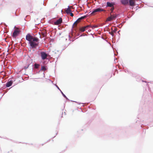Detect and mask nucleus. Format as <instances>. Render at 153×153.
<instances>
[{"instance_id":"nucleus-1","label":"nucleus","mask_w":153,"mask_h":153,"mask_svg":"<svg viewBox=\"0 0 153 153\" xmlns=\"http://www.w3.org/2000/svg\"><path fill=\"white\" fill-rule=\"evenodd\" d=\"M40 55L42 59L43 60L47 59V57H48V56H49L48 53H47L46 52L44 51L41 52Z\"/></svg>"},{"instance_id":"nucleus-2","label":"nucleus","mask_w":153,"mask_h":153,"mask_svg":"<svg viewBox=\"0 0 153 153\" xmlns=\"http://www.w3.org/2000/svg\"><path fill=\"white\" fill-rule=\"evenodd\" d=\"M103 11H105V10L102 8L99 7L93 9V10L92 11V13H91V14L93 15L95 13L97 12H100Z\"/></svg>"},{"instance_id":"nucleus-3","label":"nucleus","mask_w":153,"mask_h":153,"mask_svg":"<svg viewBox=\"0 0 153 153\" xmlns=\"http://www.w3.org/2000/svg\"><path fill=\"white\" fill-rule=\"evenodd\" d=\"M116 4V3L114 2H106V7H114Z\"/></svg>"},{"instance_id":"nucleus-4","label":"nucleus","mask_w":153,"mask_h":153,"mask_svg":"<svg viewBox=\"0 0 153 153\" xmlns=\"http://www.w3.org/2000/svg\"><path fill=\"white\" fill-rule=\"evenodd\" d=\"M39 43H36L32 41L29 43L30 46V48H36L38 45Z\"/></svg>"},{"instance_id":"nucleus-5","label":"nucleus","mask_w":153,"mask_h":153,"mask_svg":"<svg viewBox=\"0 0 153 153\" xmlns=\"http://www.w3.org/2000/svg\"><path fill=\"white\" fill-rule=\"evenodd\" d=\"M20 32L19 30H15L12 33V36L14 38H16L19 34Z\"/></svg>"},{"instance_id":"nucleus-6","label":"nucleus","mask_w":153,"mask_h":153,"mask_svg":"<svg viewBox=\"0 0 153 153\" xmlns=\"http://www.w3.org/2000/svg\"><path fill=\"white\" fill-rule=\"evenodd\" d=\"M33 36L29 33L27 34L26 36V40L29 41V43L31 42Z\"/></svg>"},{"instance_id":"nucleus-7","label":"nucleus","mask_w":153,"mask_h":153,"mask_svg":"<svg viewBox=\"0 0 153 153\" xmlns=\"http://www.w3.org/2000/svg\"><path fill=\"white\" fill-rule=\"evenodd\" d=\"M13 83V81L9 79L6 84V87H9Z\"/></svg>"},{"instance_id":"nucleus-8","label":"nucleus","mask_w":153,"mask_h":153,"mask_svg":"<svg viewBox=\"0 0 153 153\" xmlns=\"http://www.w3.org/2000/svg\"><path fill=\"white\" fill-rule=\"evenodd\" d=\"M62 22V18H60L54 22V24L56 25H58L61 24Z\"/></svg>"},{"instance_id":"nucleus-9","label":"nucleus","mask_w":153,"mask_h":153,"mask_svg":"<svg viewBox=\"0 0 153 153\" xmlns=\"http://www.w3.org/2000/svg\"><path fill=\"white\" fill-rule=\"evenodd\" d=\"M86 17V16H82L79 18L74 23V24H73V27H74V25L75 24V23H76L77 21H80L81 20H82V19H85V18Z\"/></svg>"},{"instance_id":"nucleus-10","label":"nucleus","mask_w":153,"mask_h":153,"mask_svg":"<svg viewBox=\"0 0 153 153\" xmlns=\"http://www.w3.org/2000/svg\"><path fill=\"white\" fill-rule=\"evenodd\" d=\"M120 2L122 4L125 5L129 3V0H121Z\"/></svg>"},{"instance_id":"nucleus-11","label":"nucleus","mask_w":153,"mask_h":153,"mask_svg":"<svg viewBox=\"0 0 153 153\" xmlns=\"http://www.w3.org/2000/svg\"><path fill=\"white\" fill-rule=\"evenodd\" d=\"M39 41V39L36 37H33V36L32 38V40L31 41L33 42H38Z\"/></svg>"},{"instance_id":"nucleus-12","label":"nucleus","mask_w":153,"mask_h":153,"mask_svg":"<svg viewBox=\"0 0 153 153\" xmlns=\"http://www.w3.org/2000/svg\"><path fill=\"white\" fill-rule=\"evenodd\" d=\"M129 5L132 7H133L134 5V2L132 0H129Z\"/></svg>"},{"instance_id":"nucleus-13","label":"nucleus","mask_w":153,"mask_h":153,"mask_svg":"<svg viewBox=\"0 0 153 153\" xmlns=\"http://www.w3.org/2000/svg\"><path fill=\"white\" fill-rule=\"evenodd\" d=\"M71 12V10L69 6H68V8L66 10V13L67 14H69Z\"/></svg>"},{"instance_id":"nucleus-14","label":"nucleus","mask_w":153,"mask_h":153,"mask_svg":"<svg viewBox=\"0 0 153 153\" xmlns=\"http://www.w3.org/2000/svg\"><path fill=\"white\" fill-rule=\"evenodd\" d=\"M85 29L86 28H85V27H83L80 28L79 29V31L81 32H83L85 30Z\"/></svg>"},{"instance_id":"nucleus-15","label":"nucleus","mask_w":153,"mask_h":153,"mask_svg":"<svg viewBox=\"0 0 153 153\" xmlns=\"http://www.w3.org/2000/svg\"><path fill=\"white\" fill-rule=\"evenodd\" d=\"M110 16L112 17V19H116L117 17V15L116 14H113L111 15V13H110Z\"/></svg>"},{"instance_id":"nucleus-16","label":"nucleus","mask_w":153,"mask_h":153,"mask_svg":"<svg viewBox=\"0 0 153 153\" xmlns=\"http://www.w3.org/2000/svg\"><path fill=\"white\" fill-rule=\"evenodd\" d=\"M112 18L111 16H110L108 17L106 19V22H109L111 21V20H112Z\"/></svg>"},{"instance_id":"nucleus-17","label":"nucleus","mask_w":153,"mask_h":153,"mask_svg":"<svg viewBox=\"0 0 153 153\" xmlns=\"http://www.w3.org/2000/svg\"><path fill=\"white\" fill-rule=\"evenodd\" d=\"M40 65L36 63H35L34 65V68L35 69H38L39 66Z\"/></svg>"},{"instance_id":"nucleus-18","label":"nucleus","mask_w":153,"mask_h":153,"mask_svg":"<svg viewBox=\"0 0 153 153\" xmlns=\"http://www.w3.org/2000/svg\"><path fill=\"white\" fill-rule=\"evenodd\" d=\"M47 69L46 67L44 66H42L40 70H42L43 71H45Z\"/></svg>"},{"instance_id":"nucleus-19","label":"nucleus","mask_w":153,"mask_h":153,"mask_svg":"<svg viewBox=\"0 0 153 153\" xmlns=\"http://www.w3.org/2000/svg\"><path fill=\"white\" fill-rule=\"evenodd\" d=\"M111 30H112V32L113 33H115L117 30V28H115L114 29V30H113V28L112 27L111 28Z\"/></svg>"},{"instance_id":"nucleus-20","label":"nucleus","mask_w":153,"mask_h":153,"mask_svg":"<svg viewBox=\"0 0 153 153\" xmlns=\"http://www.w3.org/2000/svg\"><path fill=\"white\" fill-rule=\"evenodd\" d=\"M114 7H111L110 9V10L111 11V13H112L113 12L114 10Z\"/></svg>"},{"instance_id":"nucleus-21","label":"nucleus","mask_w":153,"mask_h":153,"mask_svg":"<svg viewBox=\"0 0 153 153\" xmlns=\"http://www.w3.org/2000/svg\"><path fill=\"white\" fill-rule=\"evenodd\" d=\"M84 27H85V28L86 29V28H88V27H91V25H88L85 26Z\"/></svg>"},{"instance_id":"nucleus-22","label":"nucleus","mask_w":153,"mask_h":153,"mask_svg":"<svg viewBox=\"0 0 153 153\" xmlns=\"http://www.w3.org/2000/svg\"><path fill=\"white\" fill-rule=\"evenodd\" d=\"M60 92L62 94V96L64 97H66V96L63 93V92L61 91H60Z\"/></svg>"},{"instance_id":"nucleus-23","label":"nucleus","mask_w":153,"mask_h":153,"mask_svg":"<svg viewBox=\"0 0 153 153\" xmlns=\"http://www.w3.org/2000/svg\"><path fill=\"white\" fill-rule=\"evenodd\" d=\"M113 33L111 32H109V33L113 37L114 36V34Z\"/></svg>"},{"instance_id":"nucleus-24","label":"nucleus","mask_w":153,"mask_h":153,"mask_svg":"<svg viewBox=\"0 0 153 153\" xmlns=\"http://www.w3.org/2000/svg\"><path fill=\"white\" fill-rule=\"evenodd\" d=\"M97 27V25H94L93 26H91V27L93 29Z\"/></svg>"},{"instance_id":"nucleus-25","label":"nucleus","mask_w":153,"mask_h":153,"mask_svg":"<svg viewBox=\"0 0 153 153\" xmlns=\"http://www.w3.org/2000/svg\"><path fill=\"white\" fill-rule=\"evenodd\" d=\"M42 35H43V37H45L46 36V35L45 32H42Z\"/></svg>"},{"instance_id":"nucleus-26","label":"nucleus","mask_w":153,"mask_h":153,"mask_svg":"<svg viewBox=\"0 0 153 153\" xmlns=\"http://www.w3.org/2000/svg\"><path fill=\"white\" fill-rule=\"evenodd\" d=\"M29 65H30V64H28L27 65H26V66H25V69H27V68H28V67H29Z\"/></svg>"},{"instance_id":"nucleus-27","label":"nucleus","mask_w":153,"mask_h":153,"mask_svg":"<svg viewBox=\"0 0 153 153\" xmlns=\"http://www.w3.org/2000/svg\"><path fill=\"white\" fill-rule=\"evenodd\" d=\"M69 14H70V15L72 17H73L74 16V14L71 13H71H70Z\"/></svg>"},{"instance_id":"nucleus-28","label":"nucleus","mask_w":153,"mask_h":153,"mask_svg":"<svg viewBox=\"0 0 153 153\" xmlns=\"http://www.w3.org/2000/svg\"><path fill=\"white\" fill-rule=\"evenodd\" d=\"M66 151V149H64L62 151L60 152L59 153H63Z\"/></svg>"},{"instance_id":"nucleus-29","label":"nucleus","mask_w":153,"mask_h":153,"mask_svg":"<svg viewBox=\"0 0 153 153\" xmlns=\"http://www.w3.org/2000/svg\"><path fill=\"white\" fill-rule=\"evenodd\" d=\"M56 88H58V89H59L60 91H61V90L60 89V88H59L57 85H56Z\"/></svg>"},{"instance_id":"nucleus-30","label":"nucleus","mask_w":153,"mask_h":153,"mask_svg":"<svg viewBox=\"0 0 153 153\" xmlns=\"http://www.w3.org/2000/svg\"><path fill=\"white\" fill-rule=\"evenodd\" d=\"M146 125H148V124H146V125H143V124H142V125H141V128H142V126L143 125H144V126H146Z\"/></svg>"},{"instance_id":"nucleus-31","label":"nucleus","mask_w":153,"mask_h":153,"mask_svg":"<svg viewBox=\"0 0 153 153\" xmlns=\"http://www.w3.org/2000/svg\"><path fill=\"white\" fill-rule=\"evenodd\" d=\"M57 134H58V132H57L56 133V135H55V136H54V137H52V138H54V137H56V136Z\"/></svg>"},{"instance_id":"nucleus-32","label":"nucleus","mask_w":153,"mask_h":153,"mask_svg":"<svg viewBox=\"0 0 153 153\" xmlns=\"http://www.w3.org/2000/svg\"><path fill=\"white\" fill-rule=\"evenodd\" d=\"M51 140L50 139H49V140H47L45 143H47V142H49Z\"/></svg>"},{"instance_id":"nucleus-33","label":"nucleus","mask_w":153,"mask_h":153,"mask_svg":"<svg viewBox=\"0 0 153 153\" xmlns=\"http://www.w3.org/2000/svg\"><path fill=\"white\" fill-rule=\"evenodd\" d=\"M68 37H69V40H70V38L71 37L69 35Z\"/></svg>"},{"instance_id":"nucleus-34","label":"nucleus","mask_w":153,"mask_h":153,"mask_svg":"<svg viewBox=\"0 0 153 153\" xmlns=\"http://www.w3.org/2000/svg\"><path fill=\"white\" fill-rule=\"evenodd\" d=\"M65 98H66V99L68 100H69L66 97H65Z\"/></svg>"},{"instance_id":"nucleus-35","label":"nucleus","mask_w":153,"mask_h":153,"mask_svg":"<svg viewBox=\"0 0 153 153\" xmlns=\"http://www.w3.org/2000/svg\"><path fill=\"white\" fill-rule=\"evenodd\" d=\"M79 35H80L79 33H77V36H79Z\"/></svg>"},{"instance_id":"nucleus-36","label":"nucleus","mask_w":153,"mask_h":153,"mask_svg":"<svg viewBox=\"0 0 153 153\" xmlns=\"http://www.w3.org/2000/svg\"><path fill=\"white\" fill-rule=\"evenodd\" d=\"M120 31V30H119L118 31L117 33L119 34V35H120V34L119 33V32Z\"/></svg>"},{"instance_id":"nucleus-37","label":"nucleus","mask_w":153,"mask_h":153,"mask_svg":"<svg viewBox=\"0 0 153 153\" xmlns=\"http://www.w3.org/2000/svg\"><path fill=\"white\" fill-rule=\"evenodd\" d=\"M45 143H43V144H41V145H42V146H43V145H44V144H45Z\"/></svg>"},{"instance_id":"nucleus-38","label":"nucleus","mask_w":153,"mask_h":153,"mask_svg":"<svg viewBox=\"0 0 153 153\" xmlns=\"http://www.w3.org/2000/svg\"><path fill=\"white\" fill-rule=\"evenodd\" d=\"M84 36L85 35H83V36ZM83 36V35H80V36Z\"/></svg>"},{"instance_id":"nucleus-39","label":"nucleus","mask_w":153,"mask_h":153,"mask_svg":"<svg viewBox=\"0 0 153 153\" xmlns=\"http://www.w3.org/2000/svg\"><path fill=\"white\" fill-rule=\"evenodd\" d=\"M67 148H68V147H67V146H66V149H66H66H67Z\"/></svg>"},{"instance_id":"nucleus-40","label":"nucleus","mask_w":153,"mask_h":153,"mask_svg":"<svg viewBox=\"0 0 153 153\" xmlns=\"http://www.w3.org/2000/svg\"><path fill=\"white\" fill-rule=\"evenodd\" d=\"M142 82H146V81H143H143H142Z\"/></svg>"},{"instance_id":"nucleus-41","label":"nucleus","mask_w":153,"mask_h":153,"mask_svg":"<svg viewBox=\"0 0 153 153\" xmlns=\"http://www.w3.org/2000/svg\"><path fill=\"white\" fill-rule=\"evenodd\" d=\"M63 115H62L61 117L62 118V117H63Z\"/></svg>"},{"instance_id":"nucleus-42","label":"nucleus","mask_w":153,"mask_h":153,"mask_svg":"<svg viewBox=\"0 0 153 153\" xmlns=\"http://www.w3.org/2000/svg\"><path fill=\"white\" fill-rule=\"evenodd\" d=\"M15 15H16V16H17V15H16V12L15 13Z\"/></svg>"},{"instance_id":"nucleus-43","label":"nucleus","mask_w":153,"mask_h":153,"mask_svg":"<svg viewBox=\"0 0 153 153\" xmlns=\"http://www.w3.org/2000/svg\"><path fill=\"white\" fill-rule=\"evenodd\" d=\"M144 129H145H145H143V132H144Z\"/></svg>"},{"instance_id":"nucleus-44","label":"nucleus","mask_w":153,"mask_h":153,"mask_svg":"<svg viewBox=\"0 0 153 153\" xmlns=\"http://www.w3.org/2000/svg\"><path fill=\"white\" fill-rule=\"evenodd\" d=\"M40 38H41V36L40 35Z\"/></svg>"},{"instance_id":"nucleus-45","label":"nucleus","mask_w":153,"mask_h":153,"mask_svg":"<svg viewBox=\"0 0 153 153\" xmlns=\"http://www.w3.org/2000/svg\"><path fill=\"white\" fill-rule=\"evenodd\" d=\"M137 118L138 119H139V117H137Z\"/></svg>"},{"instance_id":"nucleus-46","label":"nucleus","mask_w":153,"mask_h":153,"mask_svg":"<svg viewBox=\"0 0 153 153\" xmlns=\"http://www.w3.org/2000/svg\"><path fill=\"white\" fill-rule=\"evenodd\" d=\"M145 132H146V130H145Z\"/></svg>"},{"instance_id":"nucleus-47","label":"nucleus","mask_w":153,"mask_h":153,"mask_svg":"<svg viewBox=\"0 0 153 153\" xmlns=\"http://www.w3.org/2000/svg\"><path fill=\"white\" fill-rule=\"evenodd\" d=\"M23 144H24V143H22Z\"/></svg>"},{"instance_id":"nucleus-48","label":"nucleus","mask_w":153,"mask_h":153,"mask_svg":"<svg viewBox=\"0 0 153 153\" xmlns=\"http://www.w3.org/2000/svg\"><path fill=\"white\" fill-rule=\"evenodd\" d=\"M62 10H61V12H62Z\"/></svg>"},{"instance_id":"nucleus-49","label":"nucleus","mask_w":153,"mask_h":153,"mask_svg":"<svg viewBox=\"0 0 153 153\" xmlns=\"http://www.w3.org/2000/svg\"><path fill=\"white\" fill-rule=\"evenodd\" d=\"M31 144V145H33V144H32V143H31V144Z\"/></svg>"},{"instance_id":"nucleus-50","label":"nucleus","mask_w":153,"mask_h":153,"mask_svg":"<svg viewBox=\"0 0 153 153\" xmlns=\"http://www.w3.org/2000/svg\"><path fill=\"white\" fill-rule=\"evenodd\" d=\"M43 4H44V2H43Z\"/></svg>"},{"instance_id":"nucleus-51","label":"nucleus","mask_w":153,"mask_h":153,"mask_svg":"<svg viewBox=\"0 0 153 153\" xmlns=\"http://www.w3.org/2000/svg\"><path fill=\"white\" fill-rule=\"evenodd\" d=\"M43 74H44V75H45V74H44V73H43Z\"/></svg>"},{"instance_id":"nucleus-52","label":"nucleus","mask_w":153,"mask_h":153,"mask_svg":"<svg viewBox=\"0 0 153 153\" xmlns=\"http://www.w3.org/2000/svg\"><path fill=\"white\" fill-rule=\"evenodd\" d=\"M1 137L0 136V138Z\"/></svg>"}]
</instances>
